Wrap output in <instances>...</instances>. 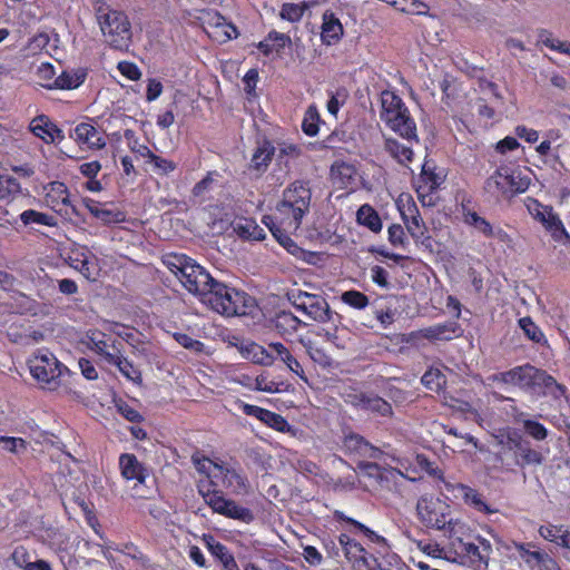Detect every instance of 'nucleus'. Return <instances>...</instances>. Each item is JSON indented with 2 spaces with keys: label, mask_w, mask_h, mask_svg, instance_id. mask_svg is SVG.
<instances>
[{
  "label": "nucleus",
  "mask_w": 570,
  "mask_h": 570,
  "mask_svg": "<svg viewBox=\"0 0 570 570\" xmlns=\"http://www.w3.org/2000/svg\"><path fill=\"white\" fill-rule=\"evenodd\" d=\"M233 232L243 239L262 240L265 232L252 218L239 217L232 222Z\"/></svg>",
  "instance_id": "f3484780"
},
{
  "label": "nucleus",
  "mask_w": 570,
  "mask_h": 570,
  "mask_svg": "<svg viewBox=\"0 0 570 570\" xmlns=\"http://www.w3.org/2000/svg\"><path fill=\"white\" fill-rule=\"evenodd\" d=\"M381 119L384 122L396 120L400 110L405 106L403 100L392 91L385 90L381 95Z\"/></svg>",
  "instance_id": "aec40b11"
},
{
  "label": "nucleus",
  "mask_w": 570,
  "mask_h": 570,
  "mask_svg": "<svg viewBox=\"0 0 570 570\" xmlns=\"http://www.w3.org/2000/svg\"><path fill=\"white\" fill-rule=\"evenodd\" d=\"M342 301L355 308H364L368 304V298L361 292L347 291L342 294Z\"/></svg>",
  "instance_id": "a18cd8bd"
},
{
  "label": "nucleus",
  "mask_w": 570,
  "mask_h": 570,
  "mask_svg": "<svg viewBox=\"0 0 570 570\" xmlns=\"http://www.w3.org/2000/svg\"><path fill=\"white\" fill-rule=\"evenodd\" d=\"M97 218L104 224H116L125 220V216L121 212H114L106 208L100 209Z\"/></svg>",
  "instance_id": "4d7b16f0"
},
{
  "label": "nucleus",
  "mask_w": 570,
  "mask_h": 570,
  "mask_svg": "<svg viewBox=\"0 0 570 570\" xmlns=\"http://www.w3.org/2000/svg\"><path fill=\"white\" fill-rule=\"evenodd\" d=\"M208 484L199 485V493L214 512L226 518L250 523L254 520V513L248 508L237 504L234 500L226 499L220 491L212 490Z\"/></svg>",
  "instance_id": "0eeeda50"
},
{
  "label": "nucleus",
  "mask_w": 570,
  "mask_h": 570,
  "mask_svg": "<svg viewBox=\"0 0 570 570\" xmlns=\"http://www.w3.org/2000/svg\"><path fill=\"white\" fill-rule=\"evenodd\" d=\"M88 342L87 346L101 355L104 360L108 363V355H116L117 352L112 350V343L108 344L106 340V334L99 331H92L87 335Z\"/></svg>",
  "instance_id": "cd10ccee"
},
{
  "label": "nucleus",
  "mask_w": 570,
  "mask_h": 570,
  "mask_svg": "<svg viewBox=\"0 0 570 570\" xmlns=\"http://www.w3.org/2000/svg\"><path fill=\"white\" fill-rule=\"evenodd\" d=\"M533 547L531 543H517L515 548L520 552V557L524 560V562L531 567L534 568L538 566L539 560L542 556V551L539 550H530V548Z\"/></svg>",
  "instance_id": "37998d69"
},
{
  "label": "nucleus",
  "mask_w": 570,
  "mask_h": 570,
  "mask_svg": "<svg viewBox=\"0 0 570 570\" xmlns=\"http://www.w3.org/2000/svg\"><path fill=\"white\" fill-rule=\"evenodd\" d=\"M150 163L154 164L155 168L159 170L160 174H168L176 169V164L171 160L161 158L153 153V156L149 157Z\"/></svg>",
  "instance_id": "5fc2aeb1"
},
{
  "label": "nucleus",
  "mask_w": 570,
  "mask_h": 570,
  "mask_svg": "<svg viewBox=\"0 0 570 570\" xmlns=\"http://www.w3.org/2000/svg\"><path fill=\"white\" fill-rule=\"evenodd\" d=\"M118 69L122 76L127 77L130 80H138L141 76L140 70L132 62L121 61L118 65Z\"/></svg>",
  "instance_id": "bf43d9fd"
},
{
  "label": "nucleus",
  "mask_w": 570,
  "mask_h": 570,
  "mask_svg": "<svg viewBox=\"0 0 570 570\" xmlns=\"http://www.w3.org/2000/svg\"><path fill=\"white\" fill-rule=\"evenodd\" d=\"M244 355L246 358L250 360L253 363L261 364V365H272L274 362L273 355L265 350L263 346L250 343L245 346L244 348Z\"/></svg>",
  "instance_id": "473e14b6"
},
{
  "label": "nucleus",
  "mask_w": 570,
  "mask_h": 570,
  "mask_svg": "<svg viewBox=\"0 0 570 570\" xmlns=\"http://www.w3.org/2000/svg\"><path fill=\"white\" fill-rule=\"evenodd\" d=\"M274 153V146L269 141H263L252 157V167L258 171L265 170Z\"/></svg>",
  "instance_id": "2f4dec72"
},
{
  "label": "nucleus",
  "mask_w": 570,
  "mask_h": 570,
  "mask_svg": "<svg viewBox=\"0 0 570 570\" xmlns=\"http://www.w3.org/2000/svg\"><path fill=\"white\" fill-rule=\"evenodd\" d=\"M112 350L117 352L116 355H108V364L116 365L120 373L128 380L140 384L142 382L141 372L132 365L127 358L122 357L120 350L116 345V341L112 342Z\"/></svg>",
  "instance_id": "412c9836"
},
{
  "label": "nucleus",
  "mask_w": 570,
  "mask_h": 570,
  "mask_svg": "<svg viewBox=\"0 0 570 570\" xmlns=\"http://www.w3.org/2000/svg\"><path fill=\"white\" fill-rule=\"evenodd\" d=\"M226 487L233 488L236 494H247L249 492V483L246 476L237 472L235 469L224 468V472L219 473Z\"/></svg>",
  "instance_id": "bb28decb"
},
{
  "label": "nucleus",
  "mask_w": 570,
  "mask_h": 570,
  "mask_svg": "<svg viewBox=\"0 0 570 570\" xmlns=\"http://www.w3.org/2000/svg\"><path fill=\"white\" fill-rule=\"evenodd\" d=\"M288 299L297 311L303 312L315 322L326 323L333 320V312L326 299L321 295L293 291L288 293Z\"/></svg>",
  "instance_id": "6e6552de"
},
{
  "label": "nucleus",
  "mask_w": 570,
  "mask_h": 570,
  "mask_svg": "<svg viewBox=\"0 0 570 570\" xmlns=\"http://www.w3.org/2000/svg\"><path fill=\"white\" fill-rule=\"evenodd\" d=\"M345 557L352 561V562H362L367 568L371 567V560L373 562H376V559L372 556L370 558L366 557V551L362 547L361 543L356 542L355 540L350 543L348 547H346V550L344 551Z\"/></svg>",
  "instance_id": "c9c22d12"
},
{
  "label": "nucleus",
  "mask_w": 570,
  "mask_h": 570,
  "mask_svg": "<svg viewBox=\"0 0 570 570\" xmlns=\"http://www.w3.org/2000/svg\"><path fill=\"white\" fill-rule=\"evenodd\" d=\"M311 197V189L307 185L295 181L284 190L283 199L276 207L278 225H273L271 233L291 253L298 247L289 234L299 228L303 216L309 210Z\"/></svg>",
  "instance_id": "f257e3e1"
},
{
  "label": "nucleus",
  "mask_w": 570,
  "mask_h": 570,
  "mask_svg": "<svg viewBox=\"0 0 570 570\" xmlns=\"http://www.w3.org/2000/svg\"><path fill=\"white\" fill-rule=\"evenodd\" d=\"M20 193L19 181L10 176H0V200L9 202Z\"/></svg>",
  "instance_id": "58836bf2"
},
{
  "label": "nucleus",
  "mask_w": 570,
  "mask_h": 570,
  "mask_svg": "<svg viewBox=\"0 0 570 570\" xmlns=\"http://www.w3.org/2000/svg\"><path fill=\"white\" fill-rule=\"evenodd\" d=\"M451 544L459 556L466 558L472 564H487V554L482 553L480 546L472 541H465L462 538H454Z\"/></svg>",
  "instance_id": "4468645a"
},
{
  "label": "nucleus",
  "mask_w": 570,
  "mask_h": 570,
  "mask_svg": "<svg viewBox=\"0 0 570 570\" xmlns=\"http://www.w3.org/2000/svg\"><path fill=\"white\" fill-rule=\"evenodd\" d=\"M529 186V177L508 166H501L485 180L484 190L497 198H511L524 193Z\"/></svg>",
  "instance_id": "39448f33"
},
{
  "label": "nucleus",
  "mask_w": 570,
  "mask_h": 570,
  "mask_svg": "<svg viewBox=\"0 0 570 570\" xmlns=\"http://www.w3.org/2000/svg\"><path fill=\"white\" fill-rule=\"evenodd\" d=\"M513 419L515 423L522 425L524 433L534 441L541 442L548 438V429L540 422L530 419L524 412L514 410Z\"/></svg>",
  "instance_id": "dca6fc26"
},
{
  "label": "nucleus",
  "mask_w": 570,
  "mask_h": 570,
  "mask_svg": "<svg viewBox=\"0 0 570 570\" xmlns=\"http://www.w3.org/2000/svg\"><path fill=\"white\" fill-rule=\"evenodd\" d=\"M384 150L399 164L407 166L413 159V150L409 145L401 144L394 138H385Z\"/></svg>",
  "instance_id": "5701e85b"
},
{
  "label": "nucleus",
  "mask_w": 570,
  "mask_h": 570,
  "mask_svg": "<svg viewBox=\"0 0 570 570\" xmlns=\"http://www.w3.org/2000/svg\"><path fill=\"white\" fill-rule=\"evenodd\" d=\"M31 375L41 383L56 385L62 373L61 364L52 353L38 351L28 362Z\"/></svg>",
  "instance_id": "9d476101"
},
{
  "label": "nucleus",
  "mask_w": 570,
  "mask_h": 570,
  "mask_svg": "<svg viewBox=\"0 0 570 570\" xmlns=\"http://www.w3.org/2000/svg\"><path fill=\"white\" fill-rule=\"evenodd\" d=\"M30 129L37 137L47 144L61 141L65 139L62 130L58 128L52 121H50V119L45 115L37 116L35 119H32Z\"/></svg>",
  "instance_id": "f8f14e48"
},
{
  "label": "nucleus",
  "mask_w": 570,
  "mask_h": 570,
  "mask_svg": "<svg viewBox=\"0 0 570 570\" xmlns=\"http://www.w3.org/2000/svg\"><path fill=\"white\" fill-rule=\"evenodd\" d=\"M98 20L106 42L118 50H126L131 41V27L128 17L118 10L102 12L99 9Z\"/></svg>",
  "instance_id": "423d86ee"
},
{
  "label": "nucleus",
  "mask_w": 570,
  "mask_h": 570,
  "mask_svg": "<svg viewBox=\"0 0 570 570\" xmlns=\"http://www.w3.org/2000/svg\"><path fill=\"white\" fill-rule=\"evenodd\" d=\"M364 411H370L382 416H391L393 413L391 404L374 394L367 395Z\"/></svg>",
  "instance_id": "e433bc0d"
},
{
  "label": "nucleus",
  "mask_w": 570,
  "mask_h": 570,
  "mask_svg": "<svg viewBox=\"0 0 570 570\" xmlns=\"http://www.w3.org/2000/svg\"><path fill=\"white\" fill-rule=\"evenodd\" d=\"M426 4L419 0H402L400 10L407 13H422V9H426Z\"/></svg>",
  "instance_id": "052dcab7"
},
{
  "label": "nucleus",
  "mask_w": 570,
  "mask_h": 570,
  "mask_svg": "<svg viewBox=\"0 0 570 570\" xmlns=\"http://www.w3.org/2000/svg\"><path fill=\"white\" fill-rule=\"evenodd\" d=\"M393 131L399 134L401 137L405 138L409 144L412 140L417 141L416 135V126L414 120L410 117L407 108L404 106L402 110H400V115H397L396 120L392 122H385Z\"/></svg>",
  "instance_id": "2eb2a0df"
},
{
  "label": "nucleus",
  "mask_w": 570,
  "mask_h": 570,
  "mask_svg": "<svg viewBox=\"0 0 570 570\" xmlns=\"http://www.w3.org/2000/svg\"><path fill=\"white\" fill-rule=\"evenodd\" d=\"M320 115L315 106H309L305 112L302 129L308 136H315L318 132Z\"/></svg>",
  "instance_id": "a19ab883"
},
{
  "label": "nucleus",
  "mask_w": 570,
  "mask_h": 570,
  "mask_svg": "<svg viewBox=\"0 0 570 570\" xmlns=\"http://www.w3.org/2000/svg\"><path fill=\"white\" fill-rule=\"evenodd\" d=\"M75 139L87 145L89 148H102L106 145L104 137L92 125L87 122L79 124L75 130Z\"/></svg>",
  "instance_id": "6ab92c4d"
},
{
  "label": "nucleus",
  "mask_w": 570,
  "mask_h": 570,
  "mask_svg": "<svg viewBox=\"0 0 570 570\" xmlns=\"http://www.w3.org/2000/svg\"><path fill=\"white\" fill-rule=\"evenodd\" d=\"M56 75L55 68L49 62H42L37 68V76L40 80L48 81L51 80Z\"/></svg>",
  "instance_id": "338daca9"
},
{
  "label": "nucleus",
  "mask_w": 570,
  "mask_h": 570,
  "mask_svg": "<svg viewBox=\"0 0 570 570\" xmlns=\"http://www.w3.org/2000/svg\"><path fill=\"white\" fill-rule=\"evenodd\" d=\"M460 327L456 323L451 322L446 324H436L423 331V335L430 340H444L449 341L458 335Z\"/></svg>",
  "instance_id": "c756f323"
},
{
  "label": "nucleus",
  "mask_w": 570,
  "mask_h": 570,
  "mask_svg": "<svg viewBox=\"0 0 570 570\" xmlns=\"http://www.w3.org/2000/svg\"><path fill=\"white\" fill-rule=\"evenodd\" d=\"M203 540L212 554L223 563L226 570H237V563L225 546L216 541L214 537L209 534H205Z\"/></svg>",
  "instance_id": "4be33fe9"
},
{
  "label": "nucleus",
  "mask_w": 570,
  "mask_h": 570,
  "mask_svg": "<svg viewBox=\"0 0 570 570\" xmlns=\"http://www.w3.org/2000/svg\"><path fill=\"white\" fill-rule=\"evenodd\" d=\"M262 422L279 432L288 429V423L282 415L268 410L265 411Z\"/></svg>",
  "instance_id": "8fccbe9b"
},
{
  "label": "nucleus",
  "mask_w": 570,
  "mask_h": 570,
  "mask_svg": "<svg viewBox=\"0 0 570 570\" xmlns=\"http://www.w3.org/2000/svg\"><path fill=\"white\" fill-rule=\"evenodd\" d=\"M389 240L393 246L404 247L406 244L405 233L401 225L393 224L387 229Z\"/></svg>",
  "instance_id": "603ef678"
},
{
  "label": "nucleus",
  "mask_w": 570,
  "mask_h": 570,
  "mask_svg": "<svg viewBox=\"0 0 570 570\" xmlns=\"http://www.w3.org/2000/svg\"><path fill=\"white\" fill-rule=\"evenodd\" d=\"M544 227L551 233L552 237L556 240H561L563 237H569L567 230L563 227L562 222L557 215H554L551 212V209L547 212V222L544 224Z\"/></svg>",
  "instance_id": "79ce46f5"
},
{
  "label": "nucleus",
  "mask_w": 570,
  "mask_h": 570,
  "mask_svg": "<svg viewBox=\"0 0 570 570\" xmlns=\"http://www.w3.org/2000/svg\"><path fill=\"white\" fill-rule=\"evenodd\" d=\"M86 73L81 70L63 71L59 75L52 83L43 85L48 89H75L78 88L85 80Z\"/></svg>",
  "instance_id": "393cba45"
},
{
  "label": "nucleus",
  "mask_w": 570,
  "mask_h": 570,
  "mask_svg": "<svg viewBox=\"0 0 570 570\" xmlns=\"http://www.w3.org/2000/svg\"><path fill=\"white\" fill-rule=\"evenodd\" d=\"M564 529V527H557L551 524L541 525L539 529V533L543 539L560 546V542L563 538Z\"/></svg>",
  "instance_id": "49530a36"
},
{
  "label": "nucleus",
  "mask_w": 570,
  "mask_h": 570,
  "mask_svg": "<svg viewBox=\"0 0 570 570\" xmlns=\"http://www.w3.org/2000/svg\"><path fill=\"white\" fill-rule=\"evenodd\" d=\"M163 262L183 287L202 303L217 281L205 267L184 254H168Z\"/></svg>",
  "instance_id": "7ed1b4c3"
},
{
  "label": "nucleus",
  "mask_w": 570,
  "mask_h": 570,
  "mask_svg": "<svg viewBox=\"0 0 570 570\" xmlns=\"http://www.w3.org/2000/svg\"><path fill=\"white\" fill-rule=\"evenodd\" d=\"M203 304L223 316L232 317L249 314L255 299L243 291L216 281Z\"/></svg>",
  "instance_id": "20e7f679"
},
{
  "label": "nucleus",
  "mask_w": 570,
  "mask_h": 570,
  "mask_svg": "<svg viewBox=\"0 0 570 570\" xmlns=\"http://www.w3.org/2000/svg\"><path fill=\"white\" fill-rule=\"evenodd\" d=\"M520 327L523 330L524 334L533 342L541 343L544 341V335L541 330L534 324V322L530 317H522L519 321Z\"/></svg>",
  "instance_id": "c03bdc74"
},
{
  "label": "nucleus",
  "mask_w": 570,
  "mask_h": 570,
  "mask_svg": "<svg viewBox=\"0 0 570 570\" xmlns=\"http://www.w3.org/2000/svg\"><path fill=\"white\" fill-rule=\"evenodd\" d=\"M539 42L544 45L546 47L550 48L551 50L559 51L561 53H564L570 57V42L569 41H561L552 36L551 32H549L546 29H541L539 31Z\"/></svg>",
  "instance_id": "f704fd0d"
},
{
  "label": "nucleus",
  "mask_w": 570,
  "mask_h": 570,
  "mask_svg": "<svg viewBox=\"0 0 570 570\" xmlns=\"http://www.w3.org/2000/svg\"><path fill=\"white\" fill-rule=\"evenodd\" d=\"M119 466L121 475L126 480H136L138 483H144L147 476V470L138 461L136 455L124 453L119 458Z\"/></svg>",
  "instance_id": "ddd939ff"
},
{
  "label": "nucleus",
  "mask_w": 570,
  "mask_h": 570,
  "mask_svg": "<svg viewBox=\"0 0 570 570\" xmlns=\"http://www.w3.org/2000/svg\"><path fill=\"white\" fill-rule=\"evenodd\" d=\"M500 444L513 453L514 462L520 468L541 465L544 462V455L533 449L531 443L515 431L509 432Z\"/></svg>",
  "instance_id": "1a4fd4ad"
},
{
  "label": "nucleus",
  "mask_w": 570,
  "mask_h": 570,
  "mask_svg": "<svg viewBox=\"0 0 570 570\" xmlns=\"http://www.w3.org/2000/svg\"><path fill=\"white\" fill-rule=\"evenodd\" d=\"M344 448L348 452H354L360 455H368L371 458H376V452L379 450L372 446L367 441L364 440L363 436L358 434H350L344 439Z\"/></svg>",
  "instance_id": "c85d7f7f"
},
{
  "label": "nucleus",
  "mask_w": 570,
  "mask_h": 570,
  "mask_svg": "<svg viewBox=\"0 0 570 570\" xmlns=\"http://www.w3.org/2000/svg\"><path fill=\"white\" fill-rule=\"evenodd\" d=\"M367 395L368 394H365L362 392L347 393L345 395V402L360 409V410H364Z\"/></svg>",
  "instance_id": "680f3d73"
},
{
  "label": "nucleus",
  "mask_w": 570,
  "mask_h": 570,
  "mask_svg": "<svg viewBox=\"0 0 570 570\" xmlns=\"http://www.w3.org/2000/svg\"><path fill=\"white\" fill-rule=\"evenodd\" d=\"M356 218L361 225L366 226L374 233H379L382 229V220L379 214L376 213V210H374L373 207H371L367 204L362 205L358 208L356 213Z\"/></svg>",
  "instance_id": "7c9ffc66"
},
{
  "label": "nucleus",
  "mask_w": 570,
  "mask_h": 570,
  "mask_svg": "<svg viewBox=\"0 0 570 570\" xmlns=\"http://www.w3.org/2000/svg\"><path fill=\"white\" fill-rule=\"evenodd\" d=\"M421 382L430 390H438L445 382V379L439 370H430L423 374Z\"/></svg>",
  "instance_id": "09e8293b"
},
{
  "label": "nucleus",
  "mask_w": 570,
  "mask_h": 570,
  "mask_svg": "<svg viewBox=\"0 0 570 570\" xmlns=\"http://www.w3.org/2000/svg\"><path fill=\"white\" fill-rule=\"evenodd\" d=\"M90 253L86 249H75L70 253L69 265L79 271L87 279H96V266L90 259Z\"/></svg>",
  "instance_id": "a211bd4d"
},
{
  "label": "nucleus",
  "mask_w": 570,
  "mask_h": 570,
  "mask_svg": "<svg viewBox=\"0 0 570 570\" xmlns=\"http://www.w3.org/2000/svg\"><path fill=\"white\" fill-rule=\"evenodd\" d=\"M322 26V39L326 45H332L341 38L343 27L333 13H324Z\"/></svg>",
  "instance_id": "a878e982"
},
{
  "label": "nucleus",
  "mask_w": 570,
  "mask_h": 570,
  "mask_svg": "<svg viewBox=\"0 0 570 570\" xmlns=\"http://www.w3.org/2000/svg\"><path fill=\"white\" fill-rule=\"evenodd\" d=\"M191 461L196 470L206 476H212L213 470H217L219 473L224 472L223 465L213 462L206 456H200L198 453L191 456Z\"/></svg>",
  "instance_id": "ea45409f"
},
{
  "label": "nucleus",
  "mask_w": 570,
  "mask_h": 570,
  "mask_svg": "<svg viewBox=\"0 0 570 570\" xmlns=\"http://www.w3.org/2000/svg\"><path fill=\"white\" fill-rule=\"evenodd\" d=\"M492 380L494 382L518 386L524 391L550 395L556 400L563 396L567 392L566 386L558 383L553 376L530 364L515 366L509 371L497 373L492 376Z\"/></svg>",
  "instance_id": "f03ea898"
},
{
  "label": "nucleus",
  "mask_w": 570,
  "mask_h": 570,
  "mask_svg": "<svg viewBox=\"0 0 570 570\" xmlns=\"http://www.w3.org/2000/svg\"><path fill=\"white\" fill-rule=\"evenodd\" d=\"M303 556L305 560L312 566H320L323 561L322 554L313 546H306L304 548Z\"/></svg>",
  "instance_id": "e2e57ef3"
},
{
  "label": "nucleus",
  "mask_w": 570,
  "mask_h": 570,
  "mask_svg": "<svg viewBox=\"0 0 570 570\" xmlns=\"http://www.w3.org/2000/svg\"><path fill=\"white\" fill-rule=\"evenodd\" d=\"M346 98L345 90H337L334 95L331 96V99L327 102V110L331 115L336 116L340 107L343 105Z\"/></svg>",
  "instance_id": "13d9d810"
},
{
  "label": "nucleus",
  "mask_w": 570,
  "mask_h": 570,
  "mask_svg": "<svg viewBox=\"0 0 570 570\" xmlns=\"http://www.w3.org/2000/svg\"><path fill=\"white\" fill-rule=\"evenodd\" d=\"M304 14V6L295 3H284L281 10V17L285 20L295 22Z\"/></svg>",
  "instance_id": "3c124183"
},
{
  "label": "nucleus",
  "mask_w": 570,
  "mask_h": 570,
  "mask_svg": "<svg viewBox=\"0 0 570 570\" xmlns=\"http://www.w3.org/2000/svg\"><path fill=\"white\" fill-rule=\"evenodd\" d=\"M20 219L24 225H29L31 223L46 225V226H56L57 225L56 218L52 215L39 213L33 209L24 210L20 215Z\"/></svg>",
  "instance_id": "4c0bfd02"
},
{
  "label": "nucleus",
  "mask_w": 570,
  "mask_h": 570,
  "mask_svg": "<svg viewBox=\"0 0 570 570\" xmlns=\"http://www.w3.org/2000/svg\"><path fill=\"white\" fill-rule=\"evenodd\" d=\"M537 567H539L540 570H561L557 561L547 552L542 553Z\"/></svg>",
  "instance_id": "774afa93"
},
{
  "label": "nucleus",
  "mask_w": 570,
  "mask_h": 570,
  "mask_svg": "<svg viewBox=\"0 0 570 570\" xmlns=\"http://www.w3.org/2000/svg\"><path fill=\"white\" fill-rule=\"evenodd\" d=\"M124 136L131 151L139 154L141 157H147L148 159L153 156V151L146 145L139 144L132 130H125Z\"/></svg>",
  "instance_id": "de8ad7c7"
},
{
  "label": "nucleus",
  "mask_w": 570,
  "mask_h": 570,
  "mask_svg": "<svg viewBox=\"0 0 570 570\" xmlns=\"http://www.w3.org/2000/svg\"><path fill=\"white\" fill-rule=\"evenodd\" d=\"M409 210L414 212L415 214L411 216V219H407L405 213H402L406 229L416 243L424 244L430 239L428 236V229L417 212L416 206L413 205V209L409 208Z\"/></svg>",
  "instance_id": "b1692460"
},
{
  "label": "nucleus",
  "mask_w": 570,
  "mask_h": 570,
  "mask_svg": "<svg viewBox=\"0 0 570 570\" xmlns=\"http://www.w3.org/2000/svg\"><path fill=\"white\" fill-rule=\"evenodd\" d=\"M446 507L432 497H421L416 503V513L421 523L426 528L441 530L450 523L445 513Z\"/></svg>",
  "instance_id": "9b49d317"
},
{
  "label": "nucleus",
  "mask_w": 570,
  "mask_h": 570,
  "mask_svg": "<svg viewBox=\"0 0 570 570\" xmlns=\"http://www.w3.org/2000/svg\"><path fill=\"white\" fill-rule=\"evenodd\" d=\"M174 338L185 348L193 351H200L203 348V343L197 340H194L188 334L175 333Z\"/></svg>",
  "instance_id": "6e6d98bb"
},
{
  "label": "nucleus",
  "mask_w": 570,
  "mask_h": 570,
  "mask_svg": "<svg viewBox=\"0 0 570 570\" xmlns=\"http://www.w3.org/2000/svg\"><path fill=\"white\" fill-rule=\"evenodd\" d=\"M371 272H372V279L374 283H376L377 285H380L382 287L389 286L387 272L383 267L374 266V267H372Z\"/></svg>",
  "instance_id": "69168bd1"
},
{
  "label": "nucleus",
  "mask_w": 570,
  "mask_h": 570,
  "mask_svg": "<svg viewBox=\"0 0 570 570\" xmlns=\"http://www.w3.org/2000/svg\"><path fill=\"white\" fill-rule=\"evenodd\" d=\"M163 91V85L156 79H150L147 86L146 98L148 101L157 99Z\"/></svg>",
  "instance_id": "0e129e2a"
},
{
  "label": "nucleus",
  "mask_w": 570,
  "mask_h": 570,
  "mask_svg": "<svg viewBox=\"0 0 570 570\" xmlns=\"http://www.w3.org/2000/svg\"><path fill=\"white\" fill-rule=\"evenodd\" d=\"M269 347L281 357L287 367L299 377H304V370L301 363L289 353L282 343H271Z\"/></svg>",
  "instance_id": "72a5a7b5"
},
{
  "label": "nucleus",
  "mask_w": 570,
  "mask_h": 570,
  "mask_svg": "<svg viewBox=\"0 0 570 570\" xmlns=\"http://www.w3.org/2000/svg\"><path fill=\"white\" fill-rule=\"evenodd\" d=\"M464 499H465L466 502L472 504L479 511H487L488 510V507L484 503L481 494L478 493L475 490H473L471 488H465L464 489Z\"/></svg>",
  "instance_id": "864d4df0"
}]
</instances>
